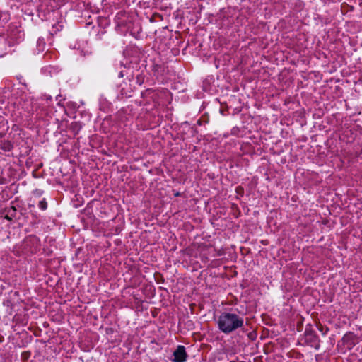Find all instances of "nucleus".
<instances>
[{"instance_id": "obj_1", "label": "nucleus", "mask_w": 362, "mask_h": 362, "mask_svg": "<svg viewBox=\"0 0 362 362\" xmlns=\"http://www.w3.org/2000/svg\"><path fill=\"white\" fill-rule=\"evenodd\" d=\"M217 325L223 333L228 334L243 327L244 319L236 313L223 312L219 315Z\"/></svg>"}, {"instance_id": "obj_2", "label": "nucleus", "mask_w": 362, "mask_h": 362, "mask_svg": "<svg viewBox=\"0 0 362 362\" xmlns=\"http://www.w3.org/2000/svg\"><path fill=\"white\" fill-rule=\"evenodd\" d=\"M173 361L174 362H185L187 358V354L185 347L182 345L177 346L173 352Z\"/></svg>"}, {"instance_id": "obj_3", "label": "nucleus", "mask_w": 362, "mask_h": 362, "mask_svg": "<svg viewBox=\"0 0 362 362\" xmlns=\"http://www.w3.org/2000/svg\"><path fill=\"white\" fill-rule=\"evenodd\" d=\"M13 148V145L10 142H5L3 144L2 149L6 151H10Z\"/></svg>"}, {"instance_id": "obj_4", "label": "nucleus", "mask_w": 362, "mask_h": 362, "mask_svg": "<svg viewBox=\"0 0 362 362\" xmlns=\"http://www.w3.org/2000/svg\"><path fill=\"white\" fill-rule=\"evenodd\" d=\"M38 206L42 210H45L47 207V204L45 199H42L39 202Z\"/></svg>"}, {"instance_id": "obj_5", "label": "nucleus", "mask_w": 362, "mask_h": 362, "mask_svg": "<svg viewBox=\"0 0 362 362\" xmlns=\"http://www.w3.org/2000/svg\"><path fill=\"white\" fill-rule=\"evenodd\" d=\"M16 208L14 206H12L8 210L7 214H8L13 218L16 215Z\"/></svg>"}, {"instance_id": "obj_6", "label": "nucleus", "mask_w": 362, "mask_h": 362, "mask_svg": "<svg viewBox=\"0 0 362 362\" xmlns=\"http://www.w3.org/2000/svg\"><path fill=\"white\" fill-rule=\"evenodd\" d=\"M5 218L11 221L12 219V216H11L8 214H6L5 216Z\"/></svg>"}, {"instance_id": "obj_7", "label": "nucleus", "mask_w": 362, "mask_h": 362, "mask_svg": "<svg viewBox=\"0 0 362 362\" xmlns=\"http://www.w3.org/2000/svg\"><path fill=\"white\" fill-rule=\"evenodd\" d=\"M122 76H123L122 72H120L119 73V77H122Z\"/></svg>"}]
</instances>
